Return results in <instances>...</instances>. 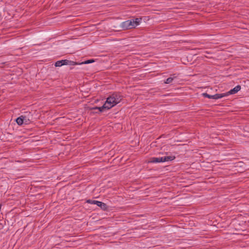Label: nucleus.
<instances>
[{"label":"nucleus","instance_id":"1","mask_svg":"<svg viewBox=\"0 0 249 249\" xmlns=\"http://www.w3.org/2000/svg\"><path fill=\"white\" fill-rule=\"evenodd\" d=\"M122 100V96L120 94L113 93L107 98L105 104L100 107H95L90 108V110H98V112H93L94 113L103 112L105 110H108L119 103Z\"/></svg>","mask_w":249,"mask_h":249},{"label":"nucleus","instance_id":"2","mask_svg":"<svg viewBox=\"0 0 249 249\" xmlns=\"http://www.w3.org/2000/svg\"><path fill=\"white\" fill-rule=\"evenodd\" d=\"M121 27L124 30L135 28L132 20H127L122 22L121 24Z\"/></svg>","mask_w":249,"mask_h":249},{"label":"nucleus","instance_id":"3","mask_svg":"<svg viewBox=\"0 0 249 249\" xmlns=\"http://www.w3.org/2000/svg\"><path fill=\"white\" fill-rule=\"evenodd\" d=\"M202 96L204 97L208 98L209 99H218L220 98H222L225 96H226L225 93H216L213 95H211L209 94L208 93L205 92L202 93Z\"/></svg>","mask_w":249,"mask_h":249},{"label":"nucleus","instance_id":"4","mask_svg":"<svg viewBox=\"0 0 249 249\" xmlns=\"http://www.w3.org/2000/svg\"><path fill=\"white\" fill-rule=\"evenodd\" d=\"M26 113L27 114L22 115V116L24 124H29L32 122L33 117L30 112H26Z\"/></svg>","mask_w":249,"mask_h":249},{"label":"nucleus","instance_id":"5","mask_svg":"<svg viewBox=\"0 0 249 249\" xmlns=\"http://www.w3.org/2000/svg\"><path fill=\"white\" fill-rule=\"evenodd\" d=\"M241 89V86L240 85H237L233 89H231L227 93H225L226 96L229 95L230 94H234L236 93L238 91H239Z\"/></svg>","mask_w":249,"mask_h":249},{"label":"nucleus","instance_id":"6","mask_svg":"<svg viewBox=\"0 0 249 249\" xmlns=\"http://www.w3.org/2000/svg\"><path fill=\"white\" fill-rule=\"evenodd\" d=\"M61 62H62L63 66V65L73 66V65H78V62L73 61H71V60H67V59L61 60Z\"/></svg>","mask_w":249,"mask_h":249},{"label":"nucleus","instance_id":"7","mask_svg":"<svg viewBox=\"0 0 249 249\" xmlns=\"http://www.w3.org/2000/svg\"><path fill=\"white\" fill-rule=\"evenodd\" d=\"M97 206L100 207L101 209L104 211L107 210L108 208V206L106 203L101 201L99 202L98 205Z\"/></svg>","mask_w":249,"mask_h":249},{"label":"nucleus","instance_id":"8","mask_svg":"<svg viewBox=\"0 0 249 249\" xmlns=\"http://www.w3.org/2000/svg\"><path fill=\"white\" fill-rule=\"evenodd\" d=\"M132 22L133 24L134 25V27L135 28L137 26L140 24L142 20V18H135L132 19Z\"/></svg>","mask_w":249,"mask_h":249},{"label":"nucleus","instance_id":"9","mask_svg":"<svg viewBox=\"0 0 249 249\" xmlns=\"http://www.w3.org/2000/svg\"><path fill=\"white\" fill-rule=\"evenodd\" d=\"M16 122L18 125H22L24 124L22 116L21 115L16 119Z\"/></svg>","mask_w":249,"mask_h":249},{"label":"nucleus","instance_id":"10","mask_svg":"<svg viewBox=\"0 0 249 249\" xmlns=\"http://www.w3.org/2000/svg\"><path fill=\"white\" fill-rule=\"evenodd\" d=\"M172 76H173V77H170L168 78L166 80V81L164 82V83L168 84H170V83H172V82L173 81L174 79L175 78L177 77V76L176 75V74H173L172 75Z\"/></svg>","mask_w":249,"mask_h":249},{"label":"nucleus","instance_id":"11","mask_svg":"<svg viewBox=\"0 0 249 249\" xmlns=\"http://www.w3.org/2000/svg\"><path fill=\"white\" fill-rule=\"evenodd\" d=\"M149 162L159 163L160 162V157H152L150 159Z\"/></svg>","mask_w":249,"mask_h":249},{"label":"nucleus","instance_id":"12","mask_svg":"<svg viewBox=\"0 0 249 249\" xmlns=\"http://www.w3.org/2000/svg\"><path fill=\"white\" fill-rule=\"evenodd\" d=\"M94 62V59H89L82 62H78V65L88 64Z\"/></svg>","mask_w":249,"mask_h":249},{"label":"nucleus","instance_id":"13","mask_svg":"<svg viewBox=\"0 0 249 249\" xmlns=\"http://www.w3.org/2000/svg\"><path fill=\"white\" fill-rule=\"evenodd\" d=\"M175 159V156H165V161H172Z\"/></svg>","mask_w":249,"mask_h":249},{"label":"nucleus","instance_id":"14","mask_svg":"<svg viewBox=\"0 0 249 249\" xmlns=\"http://www.w3.org/2000/svg\"><path fill=\"white\" fill-rule=\"evenodd\" d=\"M55 67H61L63 66L61 60L57 61L54 64Z\"/></svg>","mask_w":249,"mask_h":249},{"label":"nucleus","instance_id":"15","mask_svg":"<svg viewBox=\"0 0 249 249\" xmlns=\"http://www.w3.org/2000/svg\"><path fill=\"white\" fill-rule=\"evenodd\" d=\"M160 162H165V157H160Z\"/></svg>","mask_w":249,"mask_h":249},{"label":"nucleus","instance_id":"16","mask_svg":"<svg viewBox=\"0 0 249 249\" xmlns=\"http://www.w3.org/2000/svg\"><path fill=\"white\" fill-rule=\"evenodd\" d=\"M99 201H97V200H93V201H92V204H96V205H98V203H99Z\"/></svg>","mask_w":249,"mask_h":249},{"label":"nucleus","instance_id":"17","mask_svg":"<svg viewBox=\"0 0 249 249\" xmlns=\"http://www.w3.org/2000/svg\"><path fill=\"white\" fill-rule=\"evenodd\" d=\"M93 200H91V199H88L87 201H86V202L88 203H89V204H92V201Z\"/></svg>","mask_w":249,"mask_h":249},{"label":"nucleus","instance_id":"18","mask_svg":"<svg viewBox=\"0 0 249 249\" xmlns=\"http://www.w3.org/2000/svg\"><path fill=\"white\" fill-rule=\"evenodd\" d=\"M73 69V67H71L70 70H72Z\"/></svg>","mask_w":249,"mask_h":249}]
</instances>
